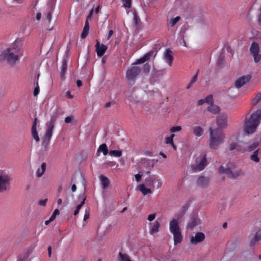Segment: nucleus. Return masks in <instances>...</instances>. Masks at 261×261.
Returning a JSON list of instances; mask_svg holds the SVG:
<instances>
[{
	"label": "nucleus",
	"mask_w": 261,
	"mask_h": 261,
	"mask_svg": "<svg viewBox=\"0 0 261 261\" xmlns=\"http://www.w3.org/2000/svg\"><path fill=\"white\" fill-rule=\"evenodd\" d=\"M23 54L21 44L15 41L0 55V60L5 59L9 64L14 65L19 61V58L23 56Z\"/></svg>",
	"instance_id": "f257e3e1"
},
{
	"label": "nucleus",
	"mask_w": 261,
	"mask_h": 261,
	"mask_svg": "<svg viewBox=\"0 0 261 261\" xmlns=\"http://www.w3.org/2000/svg\"><path fill=\"white\" fill-rule=\"evenodd\" d=\"M153 54L154 51L153 50L148 52L142 57L137 59L134 64L128 68L126 72V79L129 84H134L137 77L141 72V68L137 65L144 63L149 60Z\"/></svg>",
	"instance_id": "f03ea898"
},
{
	"label": "nucleus",
	"mask_w": 261,
	"mask_h": 261,
	"mask_svg": "<svg viewBox=\"0 0 261 261\" xmlns=\"http://www.w3.org/2000/svg\"><path fill=\"white\" fill-rule=\"evenodd\" d=\"M261 120V110H257L253 112L249 118L244 120V132L248 135L254 133Z\"/></svg>",
	"instance_id": "7ed1b4c3"
},
{
	"label": "nucleus",
	"mask_w": 261,
	"mask_h": 261,
	"mask_svg": "<svg viewBox=\"0 0 261 261\" xmlns=\"http://www.w3.org/2000/svg\"><path fill=\"white\" fill-rule=\"evenodd\" d=\"M210 134V148L217 149L219 146L224 141V134L223 130L220 128H209Z\"/></svg>",
	"instance_id": "20e7f679"
},
{
	"label": "nucleus",
	"mask_w": 261,
	"mask_h": 261,
	"mask_svg": "<svg viewBox=\"0 0 261 261\" xmlns=\"http://www.w3.org/2000/svg\"><path fill=\"white\" fill-rule=\"evenodd\" d=\"M169 230L173 237L174 245L180 244L183 240V237L177 219L173 218L170 221Z\"/></svg>",
	"instance_id": "39448f33"
},
{
	"label": "nucleus",
	"mask_w": 261,
	"mask_h": 261,
	"mask_svg": "<svg viewBox=\"0 0 261 261\" xmlns=\"http://www.w3.org/2000/svg\"><path fill=\"white\" fill-rule=\"evenodd\" d=\"M11 177L5 171H0V193L6 191L10 189Z\"/></svg>",
	"instance_id": "423d86ee"
},
{
	"label": "nucleus",
	"mask_w": 261,
	"mask_h": 261,
	"mask_svg": "<svg viewBox=\"0 0 261 261\" xmlns=\"http://www.w3.org/2000/svg\"><path fill=\"white\" fill-rule=\"evenodd\" d=\"M219 173L221 174H225L230 178H236L239 177L241 173V170H238L232 171L229 168H224L221 166L219 168Z\"/></svg>",
	"instance_id": "0eeeda50"
},
{
	"label": "nucleus",
	"mask_w": 261,
	"mask_h": 261,
	"mask_svg": "<svg viewBox=\"0 0 261 261\" xmlns=\"http://www.w3.org/2000/svg\"><path fill=\"white\" fill-rule=\"evenodd\" d=\"M56 116H51L50 122L47 123V128L45 134L44 141L46 140L48 142L50 140L53 134V130L54 128V123L56 121Z\"/></svg>",
	"instance_id": "6e6552de"
},
{
	"label": "nucleus",
	"mask_w": 261,
	"mask_h": 261,
	"mask_svg": "<svg viewBox=\"0 0 261 261\" xmlns=\"http://www.w3.org/2000/svg\"><path fill=\"white\" fill-rule=\"evenodd\" d=\"M250 51L253 57L254 62L256 63L259 62L261 59V55L258 54L259 45L258 43L253 42L250 47Z\"/></svg>",
	"instance_id": "1a4fd4ad"
},
{
	"label": "nucleus",
	"mask_w": 261,
	"mask_h": 261,
	"mask_svg": "<svg viewBox=\"0 0 261 261\" xmlns=\"http://www.w3.org/2000/svg\"><path fill=\"white\" fill-rule=\"evenodd\" d=\"M207 165L206 154H204L199 160V163L196 165L191 166L192 170L194 172L200 171L203 170Z\"/></svg>",
	"instance_id": "9d476101"
},
{
	"label": "nucleus",
	"mask_w": 261,
	"mask_h": 261,
	"mask_svg": "<svg viewBox=\"0 0 261 261\" xmlns=\"http://www.w3.org/2000/svg\"><path fill=\"white\" fill-rule=\"evenodd\" d=\"M259 145L257 142H254L251 144L246 142H242V149H239L241 152H251L255 150Z\"/></svg>",
	"instance_id": "9b49d317"
},
{
	"label": "nucleus",
	"mask_w": 261,
	"mask_h": 261,
	"mask_svg": "<svg viewBox=\"0 0 261 261\" xmlns=\"http://www.w3.org/2000/svg\"><path fill=\"white\" fill-rule=\"evenodd\" d=\"M200 224V219L196 215L191 216L187 223L186 228L187 230H192L196 226Z\"/></svg>",
	"instance_id": "f8f14e48"
},
{
	"label": "nucleus",
	"mask_w": 261,
	"mask_h": 261,
	"mask_svg": "<svg viewBox=\"0 0 261 261\" xmlns=\"http://www.w3.org/2000/svg\"><path fill=\"white\" fill-rule=\"evenodd\" d=\"M251 78V76L250 75L242 76L236 81L234 83L235 87L237 88H241L249 82Z\"/></svg>",
	"instance_id": "ddd939ff"
},
{
	"label": "nucleus",
	"mask_w": 261,
	"mask_h": 261,
	"mask_svg": "<svg viewBox=\"0 0 261 261\" xmlns=\"http://www.w3.org/2000/svg\"><path fill=\"white\" fill-rule=\"evenodd\" d=\"M205 234L201 232H197L195 236L191 237L190 242L194 245L202 242L205 239Z\"/></svg>",
	"instance_id": "4468645a"
},
{
	"label": "nucleus",
	"mask_w": 261,
	"mask_h": 261,
	"mask_svg": "<svg viewBox=\"0 0 261 261\" xmlns=\"http://www.w3.org/2000/svg\"><path fill=\"white\" fill-rule=\"evenodd\" d=\"M164 59L170 66L172 65L174 58L171 50L169 48L166 49L164 54Z\"/></svg>",
	"instance_id": "2eb2a0df"
},
{
	"label": "nucleus",
	"mask_w": 261,
	"mask_h": 261,
	"mask_svg": "<svg viewBox=\"0 0 261 261\" xmlns=\"http://www.w3.org/2000/svg\"><path fill=\"white\" fill-rule=\"evenodd\" d=\"M227 116L225 114H222L217 119V124L221 128H224L227 124Z\"/></svg>",
	"instance_id": "dca6fc26"
},
{
	"label": "nucleus",
	"mask_w": 261,
	"mask_h": 261,
	"mask_svg": "<svg viewBox=\"0 0 261 261\" xmlns=\"http://www.w3.org/2000/svg\"><path fill=\"white\" fill-rule=\"evenodd\" d=\"M210 182L209 178L203 176H199L197 181V185L201 188H204L208 185Z\"/></svg>",
	"instance_id": "f3484780"
},
{
	"label": "nucleus",
	"mask_w": 261,
	"mask_h": 261,
	"mask_svg": "<svg viewBox=\"0 0 261 261\" xmlns=\"http://www.w3.org/2000/svg\"><path fill=\"white\" fill-rule=\"evenodd\" d=\"M95 47L97 55L98 57L102 56L105 54L108 48L107 46L106 45H103V44H102L100 46V43L98 41H97Z\"/></svg>",
	"instance_id": "a211bd4d"
},
{
	"label": "nucleus",
	"mask_w": 261,
	"mask_h": 261,
	"mask_svg": "<svg viewBox=\"0 0 261 261\" xmlns=\"http://www.w3.org/2000/svg\"><path fill=\"white\" fill-rule=\"evenodd\" d=\"M37 123V119L36 118L34 120L31 130L32 137H33V138L36 141V142H39L40 139L36 129Z\"/></svg>",
	"instance_id": "6ab92c4d"
},
{
	"label": "nucleus",
	"mask_w": 261,
	"mask_h": 261,
	"mask_svg": "<svg viewBox=\"0 0 261 261\" xmlns=\"http://www.w3.org/2000/svg\"><path fill=\"white\" fill-rule=\"evenodd\" d=\"M151 227L149 230L150 234L153 235L154 233L159 232L160 227V223L159 221H155L154 223H151Z\"/></svg>",
	"instance_id": "aec40b11"
},
{
	"label": "nucleus",
	"mask_w": 261,
	"mask_h": 261,
	"mask_svg": "<svg viewBox=\"0 0 261 261\" xmlns=\"http://www.w3.org/2000/svg\"><path fill=\"white\" fill-rule=\"evenodd\" d=\"M207 110L213 114H217L220 111V108L214 104L210 105V106L207 107Z\"/></svg>",
	"instance_id": "412c9836"
},
{
	"label": "nucleus",
	"mask_w": 261,
	"mask_h": 261,
	"mask_svg": "<svg viewBox=\"0 0 261 261\" xmlns=\"http://www.w3.org/2000/svg\"><path fill=\"white\" fill-rule=\"evenodd\" d=\"M180 17L176 16L175 18H172L170 20H168L167 27L169 29L174 27L176 24L180 20Z\"/></svg>",
	"instance_id": "4be33fe9"
},
{
	"label": "nucleus",
	"mask_w": 261,
	"mask_h": 261,
	"mask_svg": "<svg viewBox=\"0 0 261 261\" xmlns=\"http://www.w3.org/2000/svg\"><path fill=\"white\" fill-rule=\"evenodd\" d=\"M46 166L45 163H42L41 164L40 168H38L36 171L37 177H40L44 174L46 170Z\"/></svg>",
	"instance_id": "5701e85b"
},
{
	"label": "nucleus",
	"mask_w": 261,
	"mask_h": 261,
	"mask_svg": "<svg viewBox=\"0 0 261 261\" xmlns=\"http://www.w3.org/2000/svg\"><path fill=\"white\" fill-rule=\"evenodd\" d=\"M89 31V22H88V20L87 19L85 22V26L83 29V32L81 34V38L82 39H85L86 38V37L88 35Z\"/></svg>",
	"instance_id": "b1692460"
},
{
	"label": "nucleus",
	"mask_w": 261,
	"mask_h": 261,
	"mask_svg": "<svg viewBox=\"0 0 261 261\" xmlns=\"http://www.w3.org/2000/svg\"><path fill=\"white\" fill-rule=\"evenodd\" d=\"M139 189L144 195L152 193V191L151 189L149 188H147L145 185L143 184H140L139 186Z\"/></svg>",
	"instance_id": "393cba45"
},
{
	"label": "nucleus",
	"mask_w": 261,
	"mask_h": 261,
	"mask_svg": "<svg viewBox=\"0 0 261 261\" xmlns=\"http://www.w3.org/2000/svg\"><path fill=\"white\" fill-rule=\"evenodd\" d=\"M193 132L196 136L201 137L203 134V129L199 126H196L193 127Z\"/></svg>",
	"instance_id": "a878e982"
},
{
	"label": "nucleus",
	"mask_w": 261,
	"mask_h": 261,
	"mask_svg": "<svg viewBox=\"0 0 261 261\" xmlns=\"http://www.w3.org/2000/svg\"><path fill=\"white\" fill-rule=\"evenodd\" d=\"M100 179L103 189H105L109 186L110 181L107 177L101 175L100 176Z\"/></svg>",
	"instance_id": "bb28decb"
},
{
	"label": "nucleus",
	"mask_w": 261,
	"mask_h": 261,
	"mask_svg": "<svg viewBox=\"0 0 261 261\" xmlns=\"http://www.w3.org/2000/svg\"><path fill=\"white\" fill-rule=\"evenodd\" d=\"M67 68V64L66 60H63L61 71V77L62 79L65 78V75Z\"/></svg>",
	"instance_id": "cd10ccee"
},
{
	"label": "nucleus",
	"mask_w": 261,
	"mask_h": 261,
	"mask_svg": "<svg viewBox=\"0 0 261 261\" xmlns=\"http://www.w3.org/2000/svg\"><path fill=\"white\" fill-rule=\"evenodd\" d=\"M145 182L148 187L154 188L155 187L154 184H155V178L148 177L145 179Z\"/></svg>",
	"instance_id": "c85d7f7f"
},
{
	"label": "nucleus",
	"mask_w": 261,
	"mask_h": 261,
	"mask_svg": "<svg viewBox=\"0 0 261 261\" xmlns=\"http://www.w3.org/2000/svg\"><path fill=\"white\" fill-rule=\"evenodd\" d=\"M239 149H242V143L239 144L237 143H232L229 146L230 150L236 149L237 151L240 152V150Z\"/></svg>",
	"instance_id": "c756f323"
},
{
	"label": "nucleus",
	"mask_w": 261,
	"mask_h": 261,
	"mask_svg": "<svg viewBox=\"0 0 261 261\" xmlns=\"http://www.w3.org/2000/svg\"><path fill=\"white\" fill-rule=\"evenodd\" d=\"M250 160L255 163L259 162V158L258 157V149L255 150L250 156Z\"/></svg>",
	"instance_id": "7c9ffc66"
},
{
	"label": "nucleus",
	"mask_w": 261,
	"mask_h": 261,
	"mask_svg": "<svg viewBox=\"0 0 261 261\" xmlns=\"http://www.w3.org/2000/svg\"><path fill=\"white\" fill-rule=\"evenodd\" d=\"M98 152L101 151L104 155H106L109 152L108 147L106 144L100 145L97 150Z\"/></svg>",
	"instance_id": "2f4dec72"
},
{
	"label": "nucleus",
	"mask_w": 261,
	"mask_h": 261,
	"mask_svg": "<svg viewBox=\"0 0 261 261\" xmlns=\"http://www.w3.org/2000/svg\"><path fill=\"white\" fill-rule=\"evenodd\" d=\"M119 261H132L127 254L121 252L119 253Z\"/></svg>",
	"instance_id": "473e14b6"
},
{
	"label": "nucleus",
	"mask_w": 261,
	"mask_h": 261,
	"mask_svg": "<svg viewBox=\"0 0 261 261\" xmlns=\"http://www.w3.org/2000/svg\"><path fill=\"white\" fill-rule=\"evenodd\" d=\"M109 155L111 156H114L116 157H120L122 155V152L121 150H112L109 152Z\"/></svg>",
	"instance_id": "72a5a7b5"
},
{
	"label": "nucleus",
	"mask_w": 261,
	"mask_h": 261,
	"mask_svg": "<svg viewBox=\"0 0 261 261\" xmlns=\"http://www.w3.org/2000/svg\"><path fill=\"white\" fill-rule=\"evenodd\" d=\"M261 100V93H258L252 99V104L253 106L256 105Z\"/></svg>",
	"instance_id": "f704fd0d"
},
{
	"label": "nucleus",
	"mask_w": 261,
	"mask_h": 261,
	"mask_svg": "<svg viewBox=\"0 0 261 261\" xmlns=\"http://www.w3.org/2000/svg\"><path fill=\"white\" fill-rule=\"evenodd\" d=\"M55 8V2L51 1L47 6L46 12L53 13Z\"/></svg>",
	"instance_id": "c9c22d12"
},
{
	"label": "nucleus",
	"mask_w": 261,
	"mask_h": 261,
	"mask_svg": "<svg viewBox=\"0 0 261 261\" xmlns=\"http://www.w3.org/2000/svg\"><path fill=\"white\" fill-rule=\"evenodd\" d=\"M175 135L174 134H172L170 136L167 137L165 138V143L167 144H171L173 143V138Z\"/></svg>",
	"instance_id": "e433bc0d"
},
{
	"label": "nucleus",
	"mask_w": 261,
	"mask_h": 261,
	"mask_svg": "<svg viewBox=\"0 0 261 261\" xmlns=\"http://www.w3.org/2000/svg\"><path fill=\"white\" fill-rule=\"evenodd\" d=\"M123 2V6L125 8H130L132 6L131 0H122Z\"/></svg>",
	"instance_id": "4c0bfd02"
},
{
	"label": "nucleus",
	"mask_w": 261,
	"mask_h": 261,
	"mask_svg": "<svg viewBox=\"0 0 261 261\" xmlns=\"http://www.w3.org/2000/svg\"><path fill=\"white\" fill-rule=\"evenodd\" d=\"M205 102L208 104H213V98L212 95H208L205 99Z\"/></svg>",
	"instance_id": "58836bf2"
},
{
	"label": "nucleus",
	"mask_w": 261,
	"mask_h": 261,
	"mask_svg": "<svg viewBox=\"0 0 261 261\" xmlns=\"http://www.w3.org/2000/svg\"><path fill=\"white\" fill-rule=\"evenodd\" d=\"M181 130V127L180 126H173L170 128V132L173 133L177 132H179Z\"/></svg>",
	"instance_id": "ea45409f"
},
{
	"label": "nucleus",
	"mask_w": 261,
	"mask_h": 261,
	"mask_svg": "<svg viewBox=\"0 0 261 261\" xmlns=\"http://www.w3.org/2000/svg\"><path fill=\"white\" fill-rule=\"evenodd\" d=\"M143 72L145 73H147L150 70V66L148 63H146L144 65L143 67Z\"/></svg>",
	"instance_id": "a19ab883"
},
{
	"label": "nucleus",
	"mask_w": 261,
	"mask_h": 261,
	"mask_svg": "<svg viewBox=\"0 0 261 261\" xmlns=\"http://www.w3.org/2000/svg\"><path fill=\"white\" fill-rule=\"evenodd\" d=\"M60 214V212L58 209H56L54 212H53V214L51 215V217H50V220L54 221L57 215H59Z\"/></svg>",
	"instance_id": "79ce46f5"
},
{
	"label": "nucleus",
	"mask_w": 261,
	"mask_h": 261,
	"mask_svg": "<svg viewBox=\"0 0 261 261\" xmlns=\"http://www.w3.org/2000/svg\"><path fill=\"white\" fill-rule=\"evenodd\" d=\"M156 182V188L159 189L162 186V181L161 179H156L155 178V183Z\"/></svg>",
	"instance_id": "37998d69"
},
{
	"label": "nucleus",
	"mask_w": 261,
	"mask_h": 261,
	"mask_svg": "<svg viewBox=\"0 0 261 261\" xmlns=\"http://www.w3.org/2000/svg\"><path fill=\"white\" fill-rule=\"evenodd\" d=\"M258 241H259L256 238H255V237L254 236L253 238L250 241V246H254Z\"/></svg>",
	"instance_id": "c03bdc74"
},
{
	"label": "nucleus",
	"mask_w": 261,
	"mask_h": 261,
	"mask_svg": "<svg viewBox=\"0 0 261 261\" xmlns=\"http://www.w3.org/2000/svg\"><path fill=\"white\" fill-rule=\"evenodd\" d=\"M254 237L258 241L261 240V229L258 230L255 234Z\"/></svg>",
	"instance_id": "a18cd8bd"
},
{
	"label": "nucleus",
	"mask_w": 261,
	"mask_h": 261,
	"mask_svg": "<svg viewBox=\"0 0 261 261\" xmlns=\"http://www.w3.org/2000/svg\"><path fill=\"white\" fill-rule=\"evenodd\" d=\"M39 91H40L39 87L38 86V83H37V86L35 88L34 90V95L35 96H37L39 94Z\"/></svg>",
	"instance_id": "49530a36"
},
{
	"label": "nucleus",
	"mask_w": 261,
	"mask_h": 261,
	"mask_svg": "<svg viewBox=\"0 0 261 261\" xmlns=\"http://www.w3.org/2000/svg\"><path fill=\"white\" fill-rule=\"evenodd\" d=\"M85 200H86V197H84L83 198L82 201L80 203V204H79V205H77L76 209L80 210L81 207H82V206L85 204Z\"/></svg>",
	"instance_id": "de8ad7c7"
},
{
	"label": "nucleus",
	"mask_w": 261,
	"mask_h": 261,
	"mask_svg": "<svg viewBox=\"0 0 261 261\" xmlns=\"http://www.w3.org/2000/svg\"><path fill=\"white\" fill-rule=\"evenodd\" d=\"M155 217H156L155 214H152L149 215L148 216L147 220L149 221H152L155 219Z\"/></svg>",
	"instance_id": "09e8293b"
},
{
	"label": "nucleus",
	"mask_w": 261,
	"mask_h": 261,
	"mask_svg": "<svg viewBox=\"0 0 261 261\" xmlns=\"http://www.w3.org/2000/svg\"><path fill=\"white\" fill-rule=\"evenodd\" d=\"M73 118L72 116L66 117L65 119V123H70L72 121Z\"/></svg>",
	"instance_id": "8fccbe9b"
},
{
	"label": "nucleus",
	"mask_w": 261,
	"mask_h": 261,
	"mask_svg": "<svg viewBox=\"0 0 261 261\" xmlns=\"http://www.w3.org/2000/svg\"><path fill=\"white\" fill-rule=\"evenodd\" d=\"M105 164L109 166L114 167L116 165V162L114 161H109L106 162Z\"/></svg>",
	"instance_id": "3c124183"
},
{
	"label": "nucleus",
	"mask_w": 261,
	"mask_h": 261,
	"mask_svg": "<svg viewBox=\"0 0 261 261\" xmlns=\"http://www.w3.org/2000/svg\"><path fill=\"white\" fill-rule=\"evenodd\" d=\"M89 216H90L89 212L88 211L86 210L85 212L84 217V221L87 220L89 218Z\"/></svg>",
	"instance_id": "603ef678"
},
{
	"label": "nucleus",
	"mask_w": 261,
	"mask_h": 261,
	"mask_svg": "<svg viewBox=\"0 0 261 261\" xmlns=\"http://www.w3.org/2000/svg\"><path fill=\"white\" fill-rule=\"evenodd\" d=\"M142 174H141L138 173V174H136L135 175V179H136V181L138 182L140 180V179L142 177Z\"/></svg>",
	"instance_id": "864d4df0"
},
{
	"label": "nucleus",
	"mask_w": 261,
	"mask_h": 261,
	"mask_svg": "<svg viewBox=\"0 0 261 261\" xmlns=\"http://www.w3.org/2000/svg\"><path fill=\"white\" fill-rule=\"evenodd\" d=\"M52 13H51V12H47V16H46V19L47 20L50 22L51 20V18H52Z\"/></svg>",
	"instance_id": "5fc2aeb1"
},
{
	"label": "nucleus",
	"mask_w": 261,
	"mask_h": 261,
	"mask_svg": "<svg viewBox=\"0 0 261 261\" xmlns=\"http://www.w3.org/2000/svg\"><path fill=\"white\" fill-rule=\"evenodd\" d=\"M197 80V73L193 77L192 79L191 80V81L190 82V85L193 84Z\"/></svg>",
	"instance_id": "6e6d98bb"
},
{
	"label": "nucleus",
	"mask_w": 261,
	"mask_h": 261,
	"mask_svg": "<svg viewBox=\"0 0 261 261\" xmlns=\"http://www.w3.org/2000/svg\"><path fill=\"white\" fill-rule=\"evenodd\" d=\"M47 202V199L41 200L39 201V204L40 205L45 206Z\"/></svg>",
	"instance_id": "4d7b16f0"
},
{
	"label": "nucleus",
	"mask_w": 261,
	"mask_h": 261,
	"mask_svg": "<svg viewBox=\"0 0 261 261\" xmlns=\"http://www.w3.org/2000/svg\"><path fill=\"white\" fill-rule=\"evenodd\" d=\"M66 96L69 99H72L73 98V96L71 94V93L69 91H68L66 92Z\"/></svg>",
	"instance_id": "13d9d810"
},
{
	"label": "nucleus",
	"mask_w": 261,
	"mask_h": 261,
	"mask_svg": "<svg viewBox=\"0 0 261 261\" xmlns=\"http://www.w3.org/2000/svg\"><path fill=\"white\" fill-rule=\"evenodd\" d=\"M93 12H94V10L93 9H92L90 12H89V15L88 16H87V19H90L91 18H92V15H93Z\"/></svg>",
	"instance_id": "bf43d9fd"
},
{
	"label": "nucleus",
	"mask_w": 261,
	"mask_h": 261,
	"mask_svg": "<svg viewBox=\"0 0 261 261\" xmlns=\"http://www.w3.org/2000/svg\"><path fill=\"white\" fill-rule=\"evenodd\" d=\"M114 33V32L112 30H111L109 31V34H108V39L109 40L111 37L113 35Z\"/></svg>",
	"instance_id": "052dcab7"
},
{
	"label": "nucleus",
	"mask_w": 261,
	"mask_h": 261,
	"mask_svg": "<svg viewBox=\"0 0 261 261\" xmlns=\"http://www.w3.org/2000/svg\"><path fill=\"white\" fill-rule=\"evenodd\" d=\"M205 102L204 99H200L198 101V105L200 106L203 105Z\"/></svg>",
	"instance_id": "680f3d73"
},
{
	"label": "nucleus",
	"mask_w": 261,
	"mask_h": 261,
	"mask_svg": "<svg viewBox=\"0 0 261 261\" xmlns=\"http://www.w3.org/2000/svg\"><path fill=\"white\" fill-rule=\"evenodd\" d=\"M260 13L258 15V21L259 25L261 26V7L260 8Z\"/></svg>",
	"instance_id": "e2e57ef3"
},
{
	"label": "nucleus",
	"mask_w": 261,
	"mask_h": 261,
	"mask_svg": "<svg viewBox=\"0 0 261 261\" xmlns=\"http://www.w3.org/2000/svg\"><path fill=\"white\" fill-rule=\"evenodd\" d=\"M82 82L81 80H77L76 81V85L78 87H80L81 86H82Z\"/></svg>",
	"instance_id": "0e129e2a"
},
{
	"label": "nucleus",
	"mask_w": 261,
	"mask_h": 261,
	"mask_svg": "<svg viewBox=\"0 0 261 261\" xmlns=\"http://www.w3.org/2000/svg\"><path fill=\"white\" fill-rule=\"evenodd\" d=\"M47 250H48V256H49V257H50L51 254V247L50 246H49L48 247Z\"/></svg>",
	"instance_id": "69168bd1"
},
{
	"label": "nucleus",
	"mask_w": 261,
	"mask_h": 261,
	"mask_svg": "<svg viewBox=\"0 0 261 261\" xmlns=\"http://www.w3.org/2000/svg\"><path fill=\"white\" fill-rule=\"evenodd\" d=\"M41 13H38L36 15V19L37 20H39L41 19Z\"/></svg>",
	"instance_id": "338daca9"
},
{
	"label": "nucleus",
	"mask_w": 261,
	"mask_h": 261,
	"mask_svg": "<svg viewBox=\"0 0 261 261\" xmlns=\"http://www.w3.org/2000/svg\"><path fill=\"white\" fill-rule=\"evenodd\" d=\"M76 190V187L75 184H73L71 186V190L72 192H75Z\"/></svg>",
	"instance_id": "774afa93"
}]
</instances>
